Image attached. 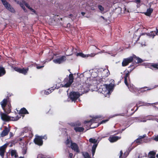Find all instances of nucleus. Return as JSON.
<instances>
[{
	"mask_svg": "<svg viewBox=\"0 0 158 158\" xmlns=\"http://www.w3.org/2000/svg\"><path fill=\"white\" fill-rule=\"evenodd\" d=\"M158 33V29H156V31H152L150 33H149V35L152 37V38H153L154 36L156 35H157V34Z\"/></svg>",
	"mask_w": 158,
	"mask_h": 158,
	"instance_id": "a878e982",
	"label": "nucleus"
},
{
	"mask_svg": "<svg viewBox=\"0 0 158 158\" xmlns=\"http://www.w3.org/2000/svg\"><path fill=\"white\" fill-rule=\"evenodd\" d=\"M52 59H50L49 60L47 61V60L45 62H48L51 60Z\"/></svg>",
	"mask_w": 158,
	"mask_h": 158,
	"instance_id": "5fc2aeb1",
	"label": "nucleus"
},
{
	"mask_svg": "<svg viewBox=\"0 0 158 158\" xmlns=\"http://www.w3.org/2000/svg\"><path fill=\"white\" fill-rule=\"evenodd\" d=\"M129 90L132 92L133 93H136L138 90H139L138 89L136 88L133 84H130L129 85L127 84V85H126Z\"/></svg>",
	"mask_w": 158,
	"mask_h": 158,
	"instance_id": "ddd939ff",
	"label": "nucleus"
},
{
	"mask_svg": "<svg viewBox=\"0 0 158 158\" xmlns=\"http://www.w3.org/2000/svg\"><path fill=\"white\" fill-rule=\"evenodd\" d=\"M19 113L21 114H28V113L27 110L24 108H22L19 111Z\"/></svg>",
	"mask_w": 158,
	"mask_h": 158,
	"instance_id": "bb28decb",
	"label": "nucleus"
},
{
	"mask_svg": "<svg viewBox=\"0 0 158 158\" xmlns=\"http://www.w3.org/2000/svg\"><path fill=\"white\" fill-rule=\"evenodd\" d=\"M88 81L85 82V84L80 88L78 89L79 92H71L70 93L69 98L72 101H75L81 95H82L85 93L87 92L89 89V87L90 86L88 85Z\"/></svg>",
	"mask_w": 158,
	"mask_h": 158,
	"instance_id": "f257e3e1",
	"label": "nucleus"
},
{
	"mask_svg": "<svg viewBox=\"0 0 158 158\" xmlns=\"http://www.w3.org/2000/svg\"><path fill=\"white\" fill-rule=\"evenodd\" d=\"M19 158H23V157L21 156V157H19Z\"/></svg>",
	"mask_w": 158,
	"mask_h": 158,
	"instance_id": "052dcab7",
	"label": "nucleus"
},
{
	"mask_svg": "<svg viewBox=\"0 0 158 158\" xmlns=\"http://www.w3.org/2000/svg\"><path fill=\"white\" fill-rule=\"evenodd\" d=\"M52 88H50L44 91V94L46 95H48L51 93L53 90Z\"/></svg>",
	"mask_w": 158,
	"mask_h": 158,
	"instance_id": "c85d7f7f",
	"label": "nucleus"
},
{
	"mask_svg": "<svg viewBox=\"0 0 158 158\" xmlns=\"http://www.w3.org/2000/svg\"><path fill=\"white\" fill-rule=\"evenodd\" d=\"M111 81L112 82H114V80H112Z\"/></svg>",
	"mask_w": 158,
	"mask_h": 158,
	"instance_id": "4d7b16f0",
	"label": "nucleus"
},
{
	"mask_svg": "<svg viewBox=\"0 0 158 158\" xmlns=\"http://www.w3.org/2000/svg\"><path fill=\"white\" fill-rule=\"evenodd\" d=\"M27 131V128H25L23 130V132H26Z\"/></svg>",
	"mask_w": 158,
	"mask_h": 158,
	"instance_id": "de8ad7c7",
	"label": "nucleus"
},
{
	"mask_svg": "<svg viewBox=\"0 0 158 158\" xmlns=\"http://www.w3.org/2000/svg\"><path fill=\"white\" fill-rule=\"evenodd\" d=\"M70 142H72L71 140H70L69 139H68L65 142V143L67 146H69L70 144Z\"/></svg>",
	"mask_w": 158,
	"mask_h": 158,
	"instance_id": "72a5a7b5",
	"label": "nucleus"
},
{
	"mask_svg": "<svg viewBox=\"0 0 158 158\" xmlns=\"http://www.w3.org/2000/svg\"><path fill=\"white\" fill-rule=\"evenodd\" d=\"M10 131V129L6 127H5L4 129L0 134V137H3L7 135Z\"/></svg>",
	"mask_w": 158,
	"mask_h": 158,
	"instance_id": "4468645a",
	"label": "nucleus"
},
{
	"mask_svg": "<svg viewBox=\"0 0 158 158\" xmlns=\"http://www.w3.org/2000/svg\"><path fill=\"white\" fill-rule=\"evenodd\" d=\"M152 67L155 69H158V64H155L152 65Z\"/></svg>",
	"mask_w": 158,
	"mask_h": 158,
	"instance_id": "e433bc0d",
	"label": "nucleus"
},
{
	"mask_svg": "<svg viewBox=\"0 0 158 158\" xmlns=\"http://www.w3.org/2000/svg\"><path fill=\"white\" fill-rule=\"evenodd\" d=\"M14 1H15L16 2H17L18 1L17 0H14Z\"/></svg>",
	"mask_w": 158,
	"mask_h": 158,
	"instance_id": "13d9d810",
	"label": "nucleus"
},
{
	"mask_svg": "<svg viewBox=\"0 0 158 158\" xmlns=\"http://www.w3.org/2000/svg\"><path fill=\"white\" fill-rule=\"evenodd\" d=\"M7 145V144L6 143L0 147V155L2 157H3L4 156Z\"/></svg>",
	"mask_w": 158,
	"mask_h": 158,
	"instance_id": "2eb2a0df",
	"label": "nucleus"
},
{
	"mask_svg": "<svg viewBox=\"0 0 158 158\" xmlns=\"http://www.w3.org/2000/svg\"><path fill=\"white\" fill-rule=\"evenodd\" d=\"M74 130L76 132H81L83 131L84 129L82 127H74Z\"/></svg>",
	"mask_w": 158,
	"mask_h": 158,
	"instance_id": "412c9836",
	"label": "nucleus"
},
{
	"mask_svg": "<svg viewBox=\"0 0 158 158\" xmlns=\"http://www.w3.org/2000/svg\"><path fill=\"white\" fill-rule=\"evenodd\" d=\"M73 154L72 153H70L69 154V157L70 158H72V157L73 156Z\"/></svg>",
	"mask_w": 158,
	"mask_h": 158,
	"instance_id": "a18cd8bd",
	"label": "nucleus"
},
{
	"mask_svg": "<svg viewBox=\"0 0 158 158\" xmlns=\"http://www.w3.org/2000/svg\"><path fill=\"white\" fill-rule=\"evenodd\" d=\"M158 104V102H156L154 103H145L144 105L146 106H148L149 105H151L152 104Z\"/></svg>",
	"mask_w": 158,
	"mask_h": 158,
	"instance_id": "f704fd0d",
	"label": "nucleus"
},
{
	"mask_svg": "<svg viewBox=\"0 0 158 158\" xmlns=\"http://www.w3.org/2000/svg\"><path fill=\"white\" fill-rule=\"evenodd\" d=\"M135 2L137 3H139L140 2V0H135Z\"/></svg>",
	"mask_w": 158,
	"mask_h": 158,
	"instance_id": "8fccbe9b",
	"label": "nucleus"
},
{
	"mask_svg": "<svg viewBox=\"0 0 158 158\" xmlns=\"http://www.w3.org/2000/svg\"><path fill=\"white\" fill-rule=\"evenodd\" d=\"M133 60V58L132 56L124 59L122 63V65L123 66H125L127 65L128 64L131 63Z\"/></svg>",
	"mask_w": 158,
	"mask_h": 158,
	"instance_id": "1a4fd4ad",
	"label": "nucleus"
},
{
	"mask_svg": "<svg viewBox=\"0 0 158 158\" xmlns=\"http://www.w3.org/2000/svg\"><path fill=\"white\" fill-rule=\"evenodd\" d=\"M107 136H102L100 139L98 141V143H96L98 141L97 139H95L90 138L89 139V141L90 142L94 143V144L93 146L92 149V156H93L94 155L96 148L97 146L98 143L99 141L102 138H104Z\"/></svg>",
	"mask_w": 158,
	"mask_h": 158,
	"instance_id": "0eeeda50",
	"label": "nucleus"
},
{
	"mask_svg": "<svg viewBox=\"0 0 158 158\" xmlns=\"http://www.w3.org/2000/svg\"><path fill=\"white\" fill-rule=\"evenodd\" d=\"M96 55L94 53H91L90 54L88 55H85L82 53H77V56H79L82 57L83 58H86L87 57L89 56H91V57H94Z\"/></svg>",
	"mask_w": 158,
	"mask_h": 158,
	"instance_id": "a211bd4d",
	"label": "nucleus"
},
{
	"mask_svg": "<svg viewBox=\"0 0 158 158\" xmlns=\"http://www.w3.org/2000/svg\"><path fill=\"white\" fill-rule=\"evenodd\" d=\"M73 16V15L72 14H70L69 15V17H71Z\"/></svg>",
	"mask_w": 158,
	"mask_h": 158,
	"instance_id": "864d4df0",
	"label": "nucleus"
},
{
	"mask_svg": "<svg viewBox=\"0 0 158 158\" xmlns=\"http://www.w3.org/2000/svg\"><path fill=\"white\" fill-rule=\"evenodd\" d=\"M90 127V128H94V127Z\"/></svg>",
	"mask_w": 158,
	"mask_h": 158,
	"instance_id": "bf43d9fd",
	"label": "nucleus"
},
{
	"mask_svg": "<svg viewBox=\"0 0 158 158\" xmlns=\"http://www.w3.org/2000/svg\"><path fill=\"white\" fill-rule=\"evenodd\" d=\"M146 119L143 118V119H142L141 118H139L138 119V121L140 122H145L147 120H153L154 118V117L152 116H147L146 117Z\"/></svg>",
	"mask_w": 158,
	"mask_h": 158,
	"instance_id": "f3484780",
	"label": "nucleus"
},
{
	"mask_svg": "<svg viewBox=\"0 0 158 158\" xmlns=\"http://www.w3.org/2000/svg\"><path fill=\"white\" fill-rule=\"evenodd\" d=\"M14 69V70L15 71H17L20 73H22L24 75L26 74L29 69L28 68L26 69L24 68L22 69L18 67H15Z\"/></svg>",
	"mask_w": 158,
	"mask_h": 158,
	"instance_id": "9d476101",
	"label": "nucleus"
},
{
	"mask_svg": "<svg viewBox=\"0 0 158 158\" xmlns=\"http://www.w3.org/2000/svg\"><path fill=\"white\" fill-rule=\"evenodd\" d=\"M154 139L156 141H158V135L154 138Z\"/></svg>",
	"mask_w": 158,
	"mask_h": 158,
	"instance_id": "a19ab883",
	"label": "nucleus"
},
{
	"mask_svg": "<svg viewBox=\"0 0 158 158\" xmlns=\"http://www.w3.org/2000/svg\"><path fill=\"white\" fill-rule=\"evenodd\" d=\"M146 136V134H144L142 136H139L138 138L135 140L134 143H136L137 145L142 143H143V139Z\"/></svg>",
	"mask_w": 158,
	"mask_h": 158,
	"instance_id": "f8f14e48",
	"label": "nucleus"
},
{
	"mask_svg": "<svg viewBox=\"0 0 158 158\" xmlns=\"http://www.w3.org/2000/svg\"><path fill=\"white\" fill-rule=\"evenodd\" d=\"M86 74H84V75H85Z\"/></svg>",
	"mask_w": 158,
	"mask_h": 158,
	"instance_id": "338daca9",
	"label": "nucleus"
},
{
	"mask_svg": "<svg viewBox=\"0 0 158 158\" xmlns=\"http://www.w3.org/2000/svg\"><path fill=\"white\" fill-rule=\"evenodd\" d=\"M0 115L1 119L2 120L5 121H8L10 120L15 121L18 120L19 118V117L18 116L15 117H9L6 114L1 112L0 113Z\"/></svg>",
	"mask_w": 158,
	"mask_h": 158,
	"instance_id": "423d86ee",
	"label": "nucleus"
},
{
	"mask_svg": "<svg viewBox=\"0 0 158 158\" xmlns=\"http://www.w3.org/2000/svg\"><path fill=\"white\" fill-rule=\"evenodd\" d=\"M33 136V135L31 133V135H29L30 137H31Z\"/></svg>",
	"mask_w": 158,
	"mask_h": 158,
	"instance_id": "603ef678",
	"label": "nucleus"
},
{
	"mask_svg": "<svg viewBox=\"0 0 158 158\" xmlns=\"http://www.w3.org/2000/svg\"><path fill=\"white\" fill-rule=\"evenodd\" d=\"M17 3L19 4L20 6L25 11V9L24 6V5H25V3L26 2L23 0L22 1H17Z\"/></svg>",
	"mask_w": 158,
	"mask_h": 158,
	"instance_id": "aec40b11",
	"label": "nucleus"
},
{
	"mask_svg": "<svg viewBox=\"0 0 158 158\" xmlns=\"http://www.w3.org/2000/svg\"><path fill=\"white\" fill-rule=\"evenodd\" d=\"M98 77L94 78L93 80H90V83H88V85L90 86L92 84H99V83L102 81V79L100 78L98 80V77H106L110 74V72L108 69L100 68L98 70Z\"/></svg>",
	"mask_w": 158,
	"mask_h": 158,
	"instance_id": "f03ea898",
	"label": "nucleus"
},
{
	"mask_svg": "<svg viewBox=\"0 0 158 158\" xmlns=\"http://www.w3.org/2000/svg\"><path fill=\"white\" fill-rule=\"evenodd\" d=\"M10 137H11V136H13V134L11 132H10Z\"/></svg>",
	"mask_w": 158,
	"mask_h": 158,
	"instance_id": "09e8293b",
	"label": "nucleus"
},
{
	"mask_svg": "<svg viewBox=\"0 0 158 158\" xmlns=\"http://www.w3.org/2000/svg\"><path fill=\"white\" fill-rule=\"evenodd\" d=\"M95 122V120L94 119H92L89 121H85V123H88L89 125L90 123L91 124H93V123Z\"/></svg>",
	"mask_w": 158,
	"mask_h": 158,
	"instance_id": "2f4dec72",
	"label": "nucleus"
},
{
	"mask_svg": "<svg viewBox=\"0 0 158 158\" xmlns=\"http://www.w3.org/2000/svg\"><path fill=\"white\" fill-rule=\"evenodd\" d=\"M108 53L109 54L111 55L112 56L113 55L111 54V53L110 52H108Z\"/></svg>",
	"mask_w": 158,
	"mask_h": 158,
	"instance_id": "6e6d98bb",
	"label": "nucleus"
},
{
	"mask_svg": "<svg viewBox=\"0 0 158 158\" xmlns=\"http://www.w3.org/2000/svg\"><path fill=\"white\" fill-rule=\"evenodd\" d=\"M74 77L73 74L71 73L69 74V78H66L63 82V85H62V87H68L70 86L73 81Z\"/></svg>",
	"mask_w": 158,
	"mask_h": 158,
	"instance_id": "39448f33",
	"label": "nucleus"
},
{
	"mask_svg": "<svg viewBox=\"0 0 158 158\" xmlns=\"http://www.w3.org/2000/svg\"><path fill=\"white\" fill-rule=\"evenodd\" d=\"M129 73L128 72L126 74L124 77V83L126 85H127V78L128 77H129Z\"/></svg>",
	"mask_w": 158,
	"mask_h": 158,
	"instance_id": "c756f323",
	"label": "nucleus"
},
{
	"mask_svg": "<svg viewBox=\"0 0 158 158\" xmlns=\"http://www.w3.org/2000/svg\"><path fill=\"white\" fill-rule=\"evenodd\" d=\"M6 73L4 68L2 67H0V77L4 75Z\"/></svg>",
	"mask_w": 158,
	"mask_h": 158,
	"instance_id": "cd10ccee",
	"label": "nucleus"
},
{
	"mask_svg": "<svg viewBox=\"0 0 158 158\" xmlns=\"http://www.w3.org/2000/svg\"><path fill=\"white\" fill-rule=\"evenodd\" d=\"M105 52V51L104 50H102V51L99 52L98 53H97V54H98V53H103ZM96 55V54H95Z\"/></svg>",
	"mask_w": 158,
	"mask_h": 158,
	"instance_id": "49530a36",
	"label": "nucleus"
},
{
	"mask_svg": "<svg viewBox=\"0 0 158 158\" xmlns=\"http://www.w3.org/2000/svg\"><path fill=\"white\" fill-rule=\"evenodd\" d=\"M82 155L84 158H90L89 154L87 152H83Z\"/></svg>",
	"mask_w": 158,
	"mask_h": 158,
	"instance_id": "7c9ffc66",
	"label": "nucleus"
},
{
	"mask_svg": "<svg viewBox=\"0 0 158 158\" xmlns=\"http://www.w3.org/2000/svg\"><path fill=\"white\" fill-rule=\"evenodd\" d=\"M66 60L65 56H62L60 58L53 60V62L56 64H60L64 62Z\"/></svg>",
	"mask_w": 158,
	"mask_h": 158,
	"instance_id": "9b49d317",
	"label": "nucleus"
},
{
	"mask_svg": "<svg viewBox=\"0 0 158 158\" xmlns=\"http://www.w3.org/2000/svg\"><path fill=\"white\" fill-rule=\"evenodd\" d=\"M156 152L154 151L150 152L148 154L149 158H155Z\"/></svg>",
	"mask_w": 158,
	"mask_h": 158,
	"instance_id": "5701e85b",
	"label": "nucleus"
},
{
	"mask_svg": "<svg viewBox=\"0 0 158 158\" xmlns=\"http://www.w3.org/2000/svg\"><path fill=\"white\" fill-rule=\"evenodd\" d=\"M124 129H122V131H124Z\"/></svg>",
	"mask_w": 158,
	"mask_h": 158,
	"instance_id": "69168bd1",
	"label": "nucleus"
},
{
	"mask_svg": "<svg viewBox=\"0 0 158 158\" xmlns=\"http://www.w3.org/2000/svg\"><path fill=\"white\" fill-rule=\"evenodd\" d=\"M30 10H31L32 12H33L34 13H35V10L34 9H32V8H31L30 9Z\"/></svg>",
	"mask_w": 158,
	"mask_h": 158,
	"instance_id": "37998d69",
	"label": "nucleus"
},
{
	"mask_svg": "<svg viewBox=\"0 0 158 158\" xmlns=\"http://www.w3.org/2000/svg\"><path fill=\"white\" fill-rule=\"evenodd\" d=\"M132 57L133 58V60L135 59H136L135 60V62L136 63H141L143 61L141 59H140L139 57H137L135 55L133 56Z\"/></svg>",
	"mask_w": 158,
	"mask_h": 158,
	"instance_id": "b1692460",
	"label": "nucleus"
},
{
	"mask_svg": "<svg viewBox=\"0 0 158 158\" xmlns=\"http://www.w3.org/2000/svg\"><path fill=\"white\" fill-rule=\"evenodd\" d=\"M98 8L101 12H102L104 11V8L101 5H98Z\"/></svg>",
	"mask_w": 158,
	"mask_h": 158,
	"instance_id": "473e14b6",
	"label": "nucleus"
},
{
	"mask_svg": "<svg viewBox=\"0 0 158 158\" xmlns=\"http://www.w3.org/2000/svg\"><path fill=\"white\" fill-rule=\"evenodd\" d=\"M108 120H103L102 121L100 124H102L103 123H105V122H106Z\"/></svg>",
	"mask_w": 158,
	"mask_h": 158,
	"instance_id": "c03bdc74",
	"label": "nucleus"
},
{
	"mask_svg": "<svg viewBox=\"0 0 158 158\" xmlns=\"http://www.w3.org/2000/svg\"><path fill=\"white\" fill-rule=\"evenodd\" d=\"M71 148L74 151L77 152H79L80 151L77 144L75 143L71 142Z\"/></svg>",
	"mask_w": 158,
	"mask_h": 158,
	"instance_id": "dca6fc26",
	"label": "nucleus"
},
{
	"mask_svg": "<svg viewBox=\"0 0 158 158\" xmlns=\"http://www.w3.org/2000/svg\"><path fill=\"white\" fill-rule=\"evenodd\" d=\"M138 89L139 90L138 91H139L140 92H143L146 91V90L144 89V88H142Z\"/></svg>",
	"mask_w": 158,
	"mask_h": 158,
	"instance_id": "c9c22d12",
	"label": "nucleus"
},
{
	"mask_svg": "<svg viewBox=\"0 0 158 158\" xmlns=\"http://www.w3.org/2000/svg\"><path fill=\"white\" fill-rule=\"evenodd\" d=\"M102 18H103V19H104V17L103 16H101Z\"/></svg>",
	"mask_w": 158,
	"mask_h": 158,
	"instance_id": "e2e57ef3",
	"label": "nucleus"
},
{
	"mask_svg": "<svg viewBox=\"0 0 158 158\" xmlns=\"http://www.w3.org/2000/svg\"><path fill=\"white\" fill-rule=\"evenodd\" d=\"M156 156H157V157H158V155H156Z\"/></svg>",
	"mask_w": 158,
	"mask_h": 158,
	"instance_id": "774afa93",
	"label": "nucleus"
},
{
	"mask_svg": "<svg viewBox=\"0 0 158 158\" xmlns=\"http://www.w3.org/2000/svg\"><path fill=\"white\" fill-rule=\"evenodd\" d=\"M81 15L83 16H84L85 15V12H81Z\"/></svg>",
	"mask_w": 158,
	"mask_h": 158,
	"instance_id": "3c124183",
	"label": "nucleus"
},
{
	"mask_svg": "<svg viewBox=\"0 0 158 158\" xmlns=\"http://www.w3.org/2000/svg\"><path fill=\"white\" fill-rule=\"evenodd\" d=\"M47 138V136L46 135L40 136H37L34 139V142L35 144L41 146L43 143L42 139H46Z\"/></svg>",
	"mask_w": 158,
	"mask_h": 158,
	"instance_id": "6e6552de",
	"label": "nucleus"
},
{
	"mask_svg": "<svg viewBox=\"0 0 158 158\" xmlns=\"http://www.w3.org/2000/svg\"><path fill=\"white\" fill-rule=\"evenodd\" d=\"M123 152L122 151H120V155L119 156V158H122V155L123 154Z\"/></svg>",
	"mask_w": 158,
	"mask_h": 158,
	"instance_id": "79ce46f5",
	"label": "nucleus"
},
{
	"mask_svg": "<svg viewBox=\"0 0 158 158\" xmlns=\"http://www.w3.org/2000/svg\"><path fill=\"white\" fill-rule=\"evenodd\" d=\"M37 158H45L41 154H39L38 155Z\"/></svg>",
	"mask_w": 158,
	"mask_h": 158,
	"instance_id": "4c0bfd02",
	"label": "nucleus"
},
{
	"mask_svg": "<svg viewBox=\"0 0 158 158\" xmlns=\"http://www.w3.org/2000/svg\"><path fill=\"white\" fill-rule=\"evenodd\" d=\"M10 153L11 156H14L15 158H17L18 157L17 153L16 150H11L10 151Z\"/></svg>",
	"mask_w": 158,
	"mask_h": 158,
	"instance_id": "4be33fe9",
	"label": "nucleus"
},
{
	"mask_svg": "<svg viewBox=\"0 0 158 158\" xmlns=\"http://www.w3.org/2000/svg\"><path fill=\"white\" fill-rule=\"evenodd\" d=\"M150 89H147V90H150Z\"/></svg>",
	"mask_w": 158,
	"mask_h": 158,
	"instance_id": "0e129e2a",
	"label": "nucleus"
},
{
	"mask_svg": "<svg viewBox=\"0 0 158 158\" xmlns=\"http://www.w3.org/2000/svg\"><path fill=\"white\" fill-rule=\"evenodd\" d=\"M22 140V138H20V140L21 141V140Z\"/></svg>",
	"mask_w": 158,
	"mask_h": 158,
	"instance_id": "680f3d73",
	"label": "nucleus"
},
{
	"mask_svg": "<svg viewBox=\"0 0 158 158\" xmlns=\"http://www.w3.org/2000/svg\"><path fill=\"white\" fill-rule=\"evenodd\" d=\"M0 104L5 112L7 114L11 112V105L10 104H8L6 99H4L2 101L0 102Z\"/></svg>",
	"mask_w": 158,
	"mask_h": 158,
	"instance_id": "20e7f679",
	"label": "nucleus"
},
{
	"mask_svg": "<svg viewBox=\"0 0 158 158\" xmlns=\"http://www.w3.org/2000/svg\"><path fill=\"white\" fill-rule=\"evenodd\" d=\"M121 138V137L118 136H113L112 137H110L109 140L111 142H114L117 141L118 139Z\"/></svg>",
	"mask_w": 158,
	"mask_h": 158,
	"instance_id": "6ab92c4d",
	"label": "nucleus"
},
{
	"mask_svg": "<svg viewBox=\"0 0 158 158\" xmlns=\"http://www.w3.org/2000/svg\"><path fill=\"white\" fill-rule=\"evenodd\" d=\"M114 83L111 82L109 85L103 84L100 85L98 91L103 94L106 97H109L114 87Z\"/></svg>",
	"mask_w": 158,
	"mask_h": 158,
	"instance_id": "7ed1b4c3",
	"label": "nucleus"
},
{
	"mask_svg": "<svg viewBox=\"0 0 158 158\" xmlns=\"http://www.w3.org/2000/svg\"><path fill=\"white\" fill-rule=\"evenodd\" d=\"M26 7H27V8H28L29 9H30L31 8L30 6H29L28 4L26 2L25 3V5Z\"/></svg>",
	"mask_w": 158,
	"mask_h": 158,
	"instance_id": "ea45409f",
	"label": "nucleus"
},
{
	"mask_svg": "<svg viewBox=\"0 0 158 158\" xmlns=\"http://www.w3.org/2000/svg\"><path fill=\"white\" fill-rule=\"evenodd\" d=\"M153 11V9L152 8H149L147 10V11L145 14L146 15L149 16Z\"/></svg>",
	"mask_w": 158,
	"mask_h": 158,
	"instance_id": "393cba45",
	"label": "nucleus"
},
{
	"mask_svg": "<svg viewBox=\"0 0 158 158\" xmlns=\"http://www.w3.org/2000/svg\"><path fill=\"white\" fill-rule=\"evenodd\" d=\"M44 67V65H43L42 66H39V65H37L36 68L37 69H40Z\"/></svg>",
	"mask_w": 158,
	"mask_h": 158,
	"instance_id": "58836bf2",
	"label": "nucleus"
}]
</instances>
